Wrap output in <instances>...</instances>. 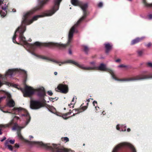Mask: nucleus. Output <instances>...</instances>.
Listing matches in <instances>:
<instances>
[{"label":"nucleus","instance_id":"obj_53","mask_svg":"<svg viewBox=\"0 0 152 152\" xmlns=\"http://www.w3.org/2000/svg\"><path fill=\"white\" fill-rule=\"evenodd\" d=\"M4 127L3 125H0V127Z\"/></svg>","mask_w":152,"mask_h":152},{"label":"nucleus","instance_id":"obj_14","mask_svg":"<svg viewBox=\"0 0 152 152\" xmlns=\"http://www.w3.org/2000/svg\"><path fill=\"white\" fill-rule=\"evenodd\" d=\"M87 108V107L85 106L82 107L81 109L73 110L72 112L75 113V114H77L85 110Z\"/></svg>","mask_w":152,"mask_h":152},{"label":"nucleus","instance_id":"obj_6","mask_svg":"<svg viewBox=\"0 0 152 152\" xmlns=\"http://www.w3.org/2000/svg\"><path fill=\"white\" fill-rule=\"evenodd\" d=\"M22 73L23 74L24 76L26 77L27 76L26 72L21 69H9L5 75L4 77H2V79L7 78V77L10 78L12 77V76L15 75L17 72Z\"/></svg>","mask_w":152,"mask_h":152},{"label":"nucleus","instance_id":"obj_19","mask_svg":"<svg viewBox=\"0 0 152 152\" xmlns=\"http://www.w3.org/2000/svg\"><path fill=\"white\" fill-rule=\"evenodd\" d=\"M144 38V37H142L140 38H137L133 40L131 43V44L132 45H134L135 44L138 43L142 39Z\"/></svg>","mask_w":152,"mask_h":152},{"label":"nucleus","instance_id":"obj_55","mask_svg":"<svg viewBox=\"0 0 152 152\" xmlns=\"http://www.w3.org/2000/svg\"><path fill=\"white\" fill-rule=\"evenodd\" d=\"M24 127H25V126H24V127H20V128L21 129L24 128Z\"/></svg>","mask_w":152,"mask_h":152},{"label":"nucleus","instance_id":"obj_23","mask_svg":"<svg viewBox=\"0 0 152 152\" xmlns=\"http://www.w3.org/2000/svg\"><path fill=\"white\" fill-rule=\"evenodd\" d=\"M15 142V140H10L9 139H7L5 141V145H7V144H9V143H10L11 144H13Z\"/></svg>","mask_w":152,"mask_h":152},{"label":"nucleus","instance_id":"obj_4","mask_svg":"<svg viewBox=\"0 0 152 152\" xmlns=\"http://www.w3.org/2000/svg\"><path fill=\"white\" fill-rule=\"evenodd\" d=\"M112 152H136V151L132 145L124 142L117 145Z\"/></svg>","mask_w":152,"mask_h":152},{"label":"nucleus","instance_id":"obj_28","mask_svg":"<svg viewBox=\"0 0 152 152\" xmlns=\"http://www.w3.org/2000/svg\"><path fill=\"white\" fill-rule=\"evenodd\" d=\"M89 50V49L86 46H84V51L85 53L87 54Z\"/></svg>","mask_w":152,"mask_h":152},{"label":"nucleus","instance_id":"obj_52","mask_svg":"<svg viewBox=\"0 0 152 152\" xmlns=\"http://www.w3.org/2000/svg\"><path fill=\"white\" fill-rule=\"evenodd\" d=\"M54 74L55 75H56L57 74V72H55Z\"/></svg>","mask_w":152,"mask_h":152},{"label":"nucleus","instance_id":"obj_18","mask_svg":"<svg viewBox=\"0 0 152 152\" xmlns=\"http://www.w3.org/2000/svg\"><path fill=\"white\" fill-rule=\"evenodd\" d=\"M104 45L106 48V52L107 53L112 49V45H111L109 43H105Z\"/></svg>","mask_w":152,"mask_h":152},{"label":"nucleus","instance_id":"obj_17","mask_svg":"<svg viewBox=\"0 0 152 152\" xmlns=\"http://www.w3.org/2000/svg\"><path fill=\"white\" fill-rule=\"evenodd\" d=\"M117 130H120V131H124L126 130V126L124 125H118L116 126Z\"/></svg>","mask_w":152,"mask_h":152},{"label":"nucleus","instance_id":"obj_9","mask_svg":"<svg viewBox=\"0 0 152 152\" xmlns=\"http://www.w3.org/2000/svg\"><path fill=\"white\" fill-rule=\"evenodd\" d=\"M30 107L32 109H38L43 106L42 104L37 101H32L30 102Z\"/></svg>","mask_w":152,"mask_h":152},{"label":"nucleus","instance_id":"obj_42","mask_svg":"<svg viewBox=\"0 0 152 152\" xmlns=\"http://www.w3.org/2000/svg\"><path fill=\"white\" fill-rule=\"evenodd\" d=\"M121 60L120 59H118L117 60H116L115 61L116 62H120V61H121Z\"/></svg>","mask_w":152,"mask_h":152},{"label":"nucleus","instance_id":"obj_49","mask_svg":"<svg viewBox=\"0 0 152 152\" xmlns=\"http://www.w3.org/2000/svg\"><path fill=\"white\" fill-rule=\"evenodd\" d=\"M127 131L128 132H129V131H130V129H129V128H128L127 129Z\"/></svg>","mask_w":152,"mask_h":152},{"label":"nucleus","instance_id":"obj_22","mask_svg":"<svg viewBox=\"0 0 152 152\" xmlns=\"http://www.w3.org/2000/svg\"><path fill=\"white\" fill-rule=\"evenodd\" d=\"M1 77L2 75H0V77ZM4 84L8 86H11V83L8 82H4L3 83L0 81V87H1Z\"/></svg>","mask_w":152,"mask_h":152},{"label":"nucleus","instance_id":"obj_11","mask_svg":"<svg viewBox=\"0 0 152 152\" xmlns=\"http://www.w3.org/2000/svg\"><path fill=\"white\" fill-rule=\"evenodd\" d=\"M67 44H63L61 43H55L53 42H48L45 44V45L47 46H56L60 48H64L66 47Z\"/></svg>","mask_w":152,"mask_h":152},{"label":"nucleus","instance_id":"obj_24","mask_svg":"<svg viewBox=\"0 0 152 152\" xmlns=\"http://www.w3.org/2000/svg\"><path fill=\"white\" fill-rule=\"evenodd\" d=\"M143 2L146 6L152 8V3L148 4L146 2L145 0L144 1H143Z\"/></svg>","mask_w":152,"mask_h":152},{"label":"nucleus","instance_id":"obj_58","mask_svg":"<svg viewBox=\"0 0 152 152\" xmlns=\"http://www.w3.org/2000/svg\"><path fill=\"white\" fill-rule=\"evenodd\" d=\"M56 115H58V114H56ZM59 116H60V115H59Z\"/></svg>","mask_w":152,"mask_h":152},{"label":"nucleus","instance_id":"obj_46","mask_svg":"<svg viewBox=\"0 0 152 152\" xmlns=\"http://www.w3.org/2000/svg\"><path fill=\"white\" fill-rule=\"evenodd\" d=\"M3 3V1H1V0H0V5H1V4Z\"/></svg>","mask_w":152,"mask_h":152},{"label":"nucleus","instance_id":"obj_47","mask_svg":"<svg viewBox=\"0 0 152 152\" xmlns=\"http://www.w3.org/2000/svg\"><path fill=\"white\" fill-rule=\"evenodd\" d=\"M29 138H30V139H31V138H33V137L32 136H29Z\"/></svg>","mask_w":152,"mask_h":152},{"label":"nucleus","instance_id":"obj_43","mask_svg":"<svg viewBox=\"0 0 152 152\" xmlns=\"http://www.w3.org/2000/svg\"><path fill=\"white\" fill-rule=\"evenodd\" d=\"M69 53L70 54H71V55L72 54V50H69Z\"/></svg>","mask_w":152,"mask_h":152},{"label":"nucleus","instance_id":"obj_1","mask_svg":"<svg viewBox=\"0 0 152 152\" xmlns=\"http://www.w3.org/2000/svg\"><path fill=\"white\" fill-rule=\"evenodd\" d=\"M48 0H38L40 7H35L24 14L22 22V24L16 30L14 35L12 37V41L14 43H17L15 39L16 36L19 35V40L20 43L23 45L25 48H27L31 50H34L37 48V46L40 45V43L38 42H35L34 44L27 43L26 41V38L23 36V34L26 30L25 25L31 24L34 21L37 20L39 18L50 16L58 10L59 5L62 0H54V6L51 10L46 12L42 15L34 16L32 18L30 19V15L36 11L40 9Z\"/></svg>","mask_w":152,"mask_h":152},{"label":"nucleus","instance_id":"obj_31","mask_svg":"<svg viewBox=\"0 0 152 152\" xmlns=\"http://www.w3.org/2000/svg\"><path fill=\"white\" fill-rule=\"evenodd\" d=\"M137 54L139 56H141L143 54V52L142 51H139L137 52Z\"/></svg>","mask_w":152,"mask_h":152},{"label":"nucleus","instance_id":"obj_5","mask_svg":"<svg viewBox=\"0 0 152 152\" xmlns=\"http://www.w3.org/2000/svg\"><path fill=\"white\" fill-rule=\"evenodd\" d=\"M3 108L0 106V110L4 113H9L14 114H18L20 112L22 111H23L25 113V114H22L21 116L23 117H25V118L26 119L27 121L26 123V125L28 124L30 121V117L27 111L23 109L22 108L20 107L19 108H14L13 109L12 112H10L8 111H5L3 110Z\"/></svg>","mask_w":152,"mask_h":152},{"label":"nucleus","instance_id":"obj_12","mask_svg":"<svg viewBox=\"0 0 152 152\" xmlns=\"http://www.w3.org/2000/svg\"><path fill=\"white\" fill-rule=\"evenodd\" d=\"M11 95L10 97H7V99L6 104L7 106L9 107H13L15 105V103L13 100L11 98Z\"/></svg>","mask_w":152,"mask_h":152},{"label":"nucleus","instance_id":"obj_44","mask_svg":"<svg viewBox=\"0 0 152 152\" xmlns=\"http://www.w3.org/2000/svg\"><path fill=\"white\" fill-rule=\"evenodd\" d=\"M15 147H17V148H18L19 147V145L18 144H15Z\"/></svg>","mask_w":152,"mask_h":152},{"label":"nucleus","instance_id":"obj_37","mask_svg":"<svg viewBox=\"0 0 152 152\" xmlns=\"http://www.w3.org/2000/svg\"><path fill=\"white\" fill-rule=\"evenodd\" d=\"M18 136L19 138L20 139H22L23 138V137L20 134V133H18Z\"/></svg>","mask_w":152,"mask_h":152},{"label":"nucleus","instance_id":"obj_57","mask_svg":"<svg viewBox=\"0 0 152 152\" xmlns=\"http://www.w3.org/2000/svg\"><path fill=\"white\" fill-rule=\"evenodd\" d=\"M12 11L13 12H15V11H14L13 10H12Z\"/></svg>","mask_w":152,"mask_h":152},{"label":"nucleus","instance_id":"obj_35","mask_svg":"<svg viewBox=\"0 0 152 152\" xmlns=\"http://www.w3.org/2000/svg\"><path fill=\"white\" fill-rule=\"evenodd\" d=\"M152 78V75L150 74L147 75V79Z\"/></svg>","mask_w":152,"mask_h":152},{"label":"nucleus","instance_id":"obj_61","mask_svg":"<svg viewBox=\"0 0 152 152\" xmlns=\"http://www.w3.org/2000/svg\"><path fill=\"white\" fill-rule=\"evenodd\" d=\"M83 145H85V144H83Z\"/></svg>","mask_w":152,"mask_h":152},{"label":"nucleus","instance_id":"obj_41","mask_svg":"<svg viewBox=\"0 0 152 152\" xmlns=\"http://www.w3.org/2000/svg\"><path fill=\"white\" fill-rule=\"evenodd\" d=\"M57 98H56V97L55 98H51V99H50V100L53 101V102L54 101V99H56V100H57Z\"/></svg>","mask_w":152,"mask_h":152},{"label":"nucleus","instance_id":"obj_48","mask_svg":"<svg viewBox=\"0 0 152 152\" xmlns=\"http://www.w3.org/2000/svg\"><path fill=\"white\" fill-rule=\"evenodd\" d=\"M15 118L16 119H18L19 118V117H15Z\"/></svg>","mask_w":152,"mask_h":152},{"label":"nucleus","instance_id":"obj_7","mask_svg":"<svg viewBox=\"0 0 152 152\" xmlns=\"http://www.w3.org/2000/svg\"><path fill=\"white\" fill-rule=\"evenodd\" d=\"M53 152H75L71 149H66L60 145L53 144L52 147H50Z\"/></svg>","mask_w":152,"mask_h":152},{"label":"nucleus","instance_id":"obj_15","mask_svg":"<svg viewBox=\"0 0 152 152\" xmlns=\"http://www.w3.org/2000/svg\"><path fill=\"white\" fill-rule=\"evenodd\" d=\"M7 8V6L6 4L4 5V7H2V9L3 10L0 12V14L2 17H4L6 15L7 11L6 10Z\"/></svg>","mask_w":152,"mask_h":152},{"label":"nucleus","instance_id":"obj_40","mask_svg":"<svg viewBox=\"0 0 152 152\" xmlns=\"http://www.w3.org/2000/svg\"><path fill=\"white\" fill-rule=\"evenodd\" d=\"M148 18L149 19H152V14L150 15H148Z\"/></svg>","mask_w":152,"mask_h":152},{"label":"nucleus","instance_id":"obj_33","mask_svg":"<svg viewBox=\"0 0 152 152\" xmlns=\"http://www.w3.org/2000/svg\"><path fill=\"white\" fill-rule=\"evenodd\" d=\"M152 45V44L151 42H150L148 44L145 45V46L148 48H149L151 47Z\"/></svg>","mask_w":152,"mask_h":152},{"label":"nucleus","instance_id":"obj_36","mask_svg":"<svg viewBox=\"0 0 152 152\" xmlns=\"http://www.w3.org/2000/svg\"><path fill=\"white\" fill-rule=\"evenodd\" d=\"M103 6V3L102 2H100L98 5V6L99 7H101Z\"/></svg>","mask_w":152,"mask_h":152},{"label":"nucleus","instance_id":"obj_60","mask_svg":"<svg viewBox=\"0 0 152 152\" xmlns=\"http://www.w3.org/2000/svg\"><path fill=\"white\" fill-rule=\"evenodd\" d=\"M110 104H112V102H111V103H110Z\"/></svg>","mask_w":152,"mask_h":152},{"label":"nucleus","instance_id":"obj_32","mask_svg":"<svg viewBox=\"0 0 152 152\" xmlns=\"http://www.w3.org/2000/svg\"><path fill=\"white\" fill-rule=\"evenodd\" d=\"M13 123V120H12L11 122H10L8 124H6L5 125V127H8L10 126L11 125V124H12Z\"/></svg>","mask_w":152,"mask_h":152},{"label":"nucleus","instance_id":"obj_50","mask_svg":"<svg viewBox=\"0 0 152 152\" xmlns=\"http://www.w3.org/2000/svg\"><path fill=\"white\" fill-rule=\"evenodd\" d=\"M2 134V132H1V129H0V135H1Z\"/></svg>","mask_w":152,"mask_h":152},{"label":"nucleus","instance_id":"obj_45","mask_svg":"<svg viewBox=\"0 0 152 152\" xmlns=\"http://www.w3.org/2000/svg\"><path fill=\"white\" fill-rule=\"evenodd\" d=\"M6 139V138L5 137H4L3 139L1 140V142H3V141L4 140H5V139Z\"/></svg>","mask_w":152,"mask_h":152},{"label":"nucleus","instance_id":"obj_16","mask_svg":"<svg viewBox=\"0 0 152 152\" xmlns=\"http://www.w3.org/2000/svg\"><path fill=\"white\" fill-rule=\"evenodd\" d=\"M72 112L70 111V110L69 112L67 113H66L65 114H64L62 115V117H63V118L64 119H67L70 117L71 116H74L76 114L75 113H73V114L72 115H71V116H70V114Z\"/></svg>","mask_w":152,"mask_h":152},{"label":"nucleus","instance_id":"obj_8","mask_svg":"<svg viewBox=\"0 0 152 152\" xmlns=\"http://www.w3.org/2000/svg\"><path fill=\"white\" fill-rule=\"evenodd\" d=\"M20 90L23 94L24 96H30L33 95L34 92V91L31 87L26 86L25 89H20Z\"/></svg>","mask_w":152,"mask_h":152},{"label":"nucleus","instance_id":"obj_10","mask_svg":"<svg viewBox=\"0 0 152 152\" xmlns=\"http://www.w3.org/2000/svg\"><path fill=\"white\" fill-rule=\"evenodd\" d=\"M56 90L57 91H59L64 94H66L68 92L67 86L62 84L59 85Z\"/></svg>","mask_w":152,"mask_h":152},{"label":"nucleus","instance_id":"obj_30","mask_svg":"<svg viewBox=\"0 0 152 152\" xmlns=\"http://www.w3.org/2000/svg\"><path fill=\"white\" fill-rule=\"evenodd\" d=\"M6 147H8V148L10 151H12L13 150V147L10 145L7 144V145H5Z\"/></svg>","mask_w":152,"mask_h":152},{"label":"nucleus","instance_id":"obj_51","mask_svg":"<svg viewBox=\"0 0 152 152\" xmlns=\"http://www.w3.org/2000/svg\"><path fill=\"white\" fill-rule=\"evenodd\" d=\"M16 129V128L15 127H13V128H12V129L13 130H15Z\"/></svg>","mask_w":152,"mask_h":152},{"label":"nucleus","instance_id":"obj_3","mask_svg":"<svg viewBox=\"0 0 152 152\" xmlns=\"http://www.w3.org/2000/svg\"><path fill=\"white\" fill-rule=\"evenodd\" d=\"M71 3L74 6H76L80 5V7L83 11V15L77 21V23L72 26L70 29L68 34V39L67 44H69L71 41L73 37V33L75 31V26H77L78 23L83 20L86 17V10L88 7V4L87 3H82L80 4L78 0H71Z\"/></svg>","mask_w":152,"mask_h":152},{"label":"nucleus","instance_id":"obj_26","mask_svg":"<svg viewBox=\"0 0 152 152\" xmlns=\"http://www.w3.org/2000/svg\"><path fill=\"white\" fill-rule=\"evenodd\" d=\"M33 143L35 144H37L39 146H42L43 145V144L42 142H34Z\"/></svg>","mask_w":152,"mask_h":152},{"label":"nucleus","instance_id":"obj_13","mask_svg":"<svg viewBox=\"0 0 152 152\" xmlns=\"http://www.w3.org/2000/svg\"><path fill=\"white\" fill-rule=\"evenodd\" d=\"M37 91L38 96L40 97L43 96L45 95V91L44 88L43 87H39L36 90Z\"/></svg>","mask_w":152,"mask_h":152},{"label":"nucleus","instance_id":"obj_25","mask_svg":"<svg viewBox=\"0 0 152 152\" xmlns=\"http://www.w3.org/2000/svg\"><path fill=\"white\" fill-rule=\"evenodd\" d=\"M109 72H110V73L111 74L113 78L114 79H115L116 80H117L116 77H115V75H114V73L113 72V71H112L111 70H110L109 71Z\"/></svg>","mask_w":152,"mask_h":152},{"label":"nucleus","instance_id":"obj_59","mask_svg":"<svg viewBox=\"0 0 152 152\" xmlns=\"http://www.w3.org/2000/svg\"><path fill=\"white\" fill-rule=\"evenodd\" d=\"M70 9H71V7H70Z\"/></svg>","mask_w":152,"mask_h":152},{"label":"nucleus","instance_id":"obj_20","mask_svg":"<svg viewBox=\"0 0 152 152\" xmlns=\"http://www.w3.org/2000/svg\"><path fill=\"white\" fill-rule=\"evenodd\" d=\"M76 98L75 96H74L73 98V99L71 103L70 104H69V106H71L70 107H72V108L74 107V104L76 102Z\"/></svg>","mask_w":152,"mask_h":152},{"label":"nucleus","instance_id":"obj_54","mask_svg":"<svg viewBox=\"0 0 152 152\" xmlns=\"http://www.w3.org/2000/svg\"><path fill=\"white\" fill-rule=\"evenodd\" d=\"M102 113L104 115L105 114V112L104 111H103L102 112Z\"/></svg>","mask_w":152,"mask_h":152},{"label":"nucleus","instance_id":"obj_38","mask_svg":"<svg viewBox=\"0 0 152 152\" xmlns=\"http://www.w3.org/2000/svg\"><path fill=\"white\" fill-rule=\"evenodd\" d=\"M48 94L50 96H51L53 94V93L51 91H48Z\"/></svg>","mask_w":152,"mask_h":152},{"label":"nucleus","instance_id":"obj_39","mask_svg":"<svg viewBox=\"0 0 152 152\" xmlns=\"http://www.w3.org/2000/svg\"><path fill=\"white\" fill-rule=\"evenodd\" d=\"M126 66L123 65H121L118 66V68L122 67H126Z\"/></svg>","mask_w":152,"mask_h":152},{"label":"nucleus","instance_id":"obj_34","mask_svg":"<svg viewBox=\"0 0 152 152\" xmlns=\"http://www.w3.org/2000/svg\"><path fill=\"white\" fill-rule=\"evenodd\" d=\"M147 65L149 67H152V63L151 62H148L147 64Z\"/></svg>","mask_w":152,"mask_h":152},{"label":"nucleus","instance_id":"obj_2","mask_svg":"<svg viewBox=\"0 0 152 152\" xmlns=\"http://www.w3.org/2000/svg\"><path fill=\"white\" fill-rule=\"evenodd\" d=\"M43 59L51 61L58 64L59 66H61L62 64H64L66 63H71L78 66L81 69L85 70H88L96 69H98L102 71H106L107 70V69L105 64H101L98 67H97L94 61L90 63V64L91 65L90 66H85L83 65L79 64L77 62L71 60H67L63 62H60L50 59L46 57L43 56Z\"/></svg>","mask_w":152,"mask_h":152},{"label":"nucleus","instance_id":"obj_56","mask_svg":"<svg viewBox=\"0 0 152 152\" xmlns=\"http://www.w3.org/2000/svg\"><path fill=\"white\" fill-rule=\"evenodd\" d=\"M127 0L129 1H132V0Z\"/></svg>","mask_w":152,"mask_h":152},{"label":"nucleus","instance_id":"obj_21","mask_svg":"<svg viewBox=\"0 0 152 152\" xmlns=\"http://www.w3.org/2000/svg\"><path fill=\"white\" fill-rule=\"evenodd\" d=\"M47 107L48 109L52 112L53 113L56 110L55 108L52 106L48 105Z\"/></svg>","mask_w":152,"mask_h":152},{"label":"nucleus","instance_id":"obj_27","mask_svg":"<svg viewBox=\"0 0 152 152\" xmlns=\"http://www.w3.org/2000/svg\"><path fill=\"white\" fill-rule=\"evenodd\" d=\"M93 104L94 106L95 107V108L96 109V110H98L97 109V108L98 109H99V107L98 106L97 107L96 106L97 104V102L96 101H94V102H93Z\"/></svg>","mask_w":152,"mask_h":152},{"label":"nucleus","instance_id":"obj_29","mask_svg":"<svg viewBox=\"0 0 152 152\" xmlns=\"http://www.w3.org/2000/svg\"><path fill=\"white\" fill-rule=\"evenodd\" d=\"M61 140L62 141H65V142H66L69 140L68 138L66 137L62 138Z\"/></svg>","mask_w":152,"mask_h":152}]
</instances>
